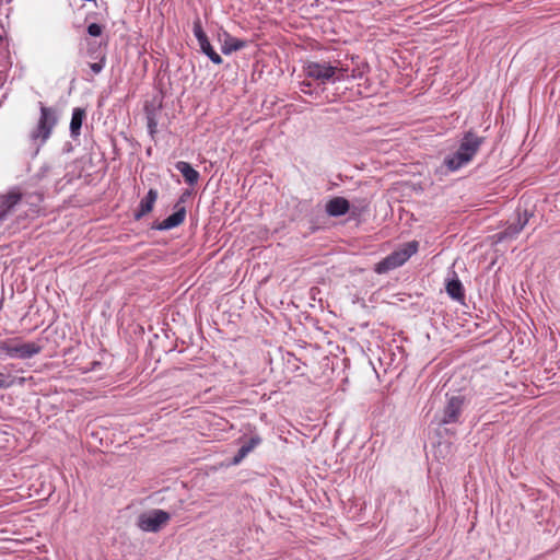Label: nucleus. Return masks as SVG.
I'll use <instances>...</instances> for the list:
<instances>
[{"mask_svg":"<svg viewBox=\"0 0 560 560\" xmlns=\"http://www.w3.org/2000/svg\"><path fill=\"white\" fill-rule=\"evenodd\" d=\"M303 72L306 79L316 82L317 86L334 84L336 82L358 79L363 75L361 70H351L340 60L335 61H307L303 67Z\"/></svg>","mask_w":560,"mask_h":560,"instance_id":"1","label":"nucleus"},{"mask_svg":"<svg viewBox=\"0 0 560 560\" xmlns=\"http://www.w3.org/2000/svg\"><path fill=\"white\" fill-rule=\"evenodd\" d=\"M469 406V400L463 394H446L443 406L435 412L434 422L439 427H445L450 431L448 425L462 424L464 421V412Z\"/></svg>","mask_w":560,"mask_h":560,"instance_id":"2","label":"nucleus"},{"mask_svg":"<svg viewBox=\"0 0 560 560\" xmlns=\"http://www.w3.org/2000/svg\"><path fill=\"white\" fill-rule=\"evenodd\" d=\"M419 249V243L411 241L401 245L398 249L390 253L374 267V271L378 275L387 273L398 267H401L412 255Z\"/></svg>","mask_w":560,"mask_h":560,"instance_id":"3","label":"nucleus"},{"mask_svg":"<svg viewBox=\"0 0 560 560\" xmlns=\"http://www.w3.org/2000/svg\"><path fill=\"white\" fill-rule=\"evenodd\" d=\"M40 116L37 126L32 130L30 138L38 147L43 145L50 137L52 129L57 125L58 118L52 107H47L39 103Z\"/></svg>","mask_w":560,"mask_h":560,"instance_id":"4","label":"nucleus"},{"mask_svg":"<svg viewBox=\"0 0 560 560\" xmlns=\"http://www.w3.org/2000/svg\"><path fill=\"white\" fill-rule=\"evenodd\" d=\"M171 514L164 510L153 509L137 517V526L144 533H159L171 521Z\"/></svg>","mask_w":560,"mask_h":560,"instance_id":"5","label":"nucleus"},{"mask_svg":"<svg viewBox=\"0 0 560 560\" xmlns=\"http://www.w3.org/2000/svg\"><path fill=\"white\" fill-rule=\"evenodd\" d=\"M0 349L10 358L30 359L42 351V347L35 342H18L8 340L1 343Z\"/></svg>","mask_w":560,"mask_h":560,"instance_id":"6","label":"nucleus"},{"mask_svg":"<svg viewBox=\"0 0 560 560\" xmlns=\"http://www.w3.org/2000/svg\"><path fill=\"white\" fill-rule=\"evenodd\" d=\"M530 217H533V212L518 207L515 211V219L503 231L498 233V240L515 238L528 223Z\"/></svg>","mask_w":560,"mask_h":560,"instance_id":"7","label":"nucleus"},{"mask_svg":"<svg viewBox=\"0 0 560 560\" xmlns=\"http://www.w3.org/2000/svg\"><path fill=\"white\" fill-rule=\"evenodd\" d=\"M483 143L485 137L478 136L472 130H468L463 135L457 151L465 154L471 162Z\"/></svg>","mask_w":560,"mask_h":560,"instance_id":"8","label":"nucleus"},{"mask_svg":"<svg viewBox=\"0 0 560 560\" xmlns=\"http://www.w3.org/2000/svg\"><path fill=\"white\" fill-rule=\"evenodd\" d=\"M23 195L19 191H10L0 195V226L11 215L15 207L22 201Z\"/></svg>","mask_w":560,"mask_h":560,"instance_id":"9","label":"nucleus"},{"mask_svg":"<svg viewBox=\"0 0 560 560\" xmlns=\"http://www.w3.org/2000/svg\"><path fill=\"white\" fill-rule=\"evenodd\" d=\"M175 212L164 219L162 222L154 223L152 229L159 231H166L180 225L186 218V208L179 207L178 203L174 206Z\"/></svg>","mask_w":560,"mask_h":560,"instance_id":"10","label":"nucleus"},{"mask_svg":"<svg viewBox=\"0 0 560 560\" xmlns=\"http://www.w3.org/2000/svg\"><path fill=\"white\" fill-rule=\"evenodd\" d=\"M158 190L154 188H150L147 196L143 197L139 203L138 209L133 213L135 220H140L145 214L152 211L154 203L158 199Z\"/></svg>","mask_w":560,"mask_h":560,"instance_id":"11","label":"nucleus"},{"mask_svg":"<svg viewBox=\"0 0 560 560\" xmlns=\"http://www.w3.org/2000/svg\"><path fill=\"white\" fill-rule=\"evenodd\" d=\"M261 443V438L258 434L252 435L245 441L237 450L232 458L233 465H238L252 451H254Z\"/></svg>","mask_w":560,"mask_h":560,"instance_id":"12","label":"nucleus"},{"mask_svg":"<svg viewBox=\"0 0 560 560\" xmlns=\"http://www.w3.org/2000/svg\"><path fill=\"white\" fill-rule=\"evenodd\" d=\"M349 209L350 203L343 197H334L326 203V212L330 217L345 215Z\"/></svg>","mask_w":560,"mask_h":560,"instance_id":"13","label":"nucleus"},{"mask_svg":"<svg viewBox=\"0 0 560 560\" xmlns=\"http://www.w3.org/2000/svg\"><path fill=\"white\" fill-rule=\"evenodd\" d=\"M470 161L465 156V154H462L459 151H455L453 153L447 154L444 158L443 165L447 168L450 172H456L460 168L468 165Z\"/></svg>","mask_w":560,"mask_h":560,"instance_id":"14","label":"nucleus"},{"mask_svg":"<svg viewBox=\"0 0 560 560\" xmlns=\"http://www.w3.org/2000/svg\"><path fill=\"white\" fill-rule=\"evenodd\" d=\"M223 37L221 51L224 55H231L232 52L238 51L247 46L246 40L233 37L226 32H224Z\"/></svg>","mask_w":560,"mask_h":560,"instance_id":"15","label":"nucleus"},{"mask_svg":"<svg viewBox=\"0 0 560 560\" xmlns=\"http://www.w3.org/2000/svg\"><path fill=\"white\" fill-rule=\"evenodd\" d=\"M445 289L453 300L462 302L465 299L464 287L455 272H453V278L446 281Z\"/></svg>","mask_w":560,"mask_h":560,"instance_id":"16","label":"nucleus"},{"mask_svg":"<svg viewBox=\"0 0 560 560\" xmlns=\"http://www.w3.org/2000/svg\"><path fill=\"white\" fill-rule=\"evenodd\" d=\"M175 168L183 175L188 185L195 186L198 183L200 175L188 162L178 161Z\"/></svg>","mask_w":560,"mask_h":560,"instance_id":"17","label":"nucleus"},{"mask_svg":"<svg viewBox=\"0 0 560 560\" xmlns=\"http://www.w3.org/2000/svg\"><path fill=\"white\" fill-rule=\"evenodd\" d=\"M84 117L85 110L83 108H73L70 121V136L74 140L80 136Z\"/></svg>","mask_w":560,"mask_h":560,"instance_id":"18","label":"nucleus"},{"mask_svg":"<svg viewBox=\"0 0 560 560\" xmlns=\"http://www.w3.org/2000/svg\"><path fill=\"white\" fill-rule=\"evenodd\" d=\"M200 50L215 65L222 63L221 56L213 49L208 37L198 43Z\"/></svg>","mask_w":560,"mask_h":560,"instance_id":"19","label":"nucleus"},{"mask_svg":"<svg viewBox=\"0 0 560 560\" xmlns=\"http://www.w3.org/2000/svg\"><path fill=\"white\" fill-rule=\"evenodd\" d=\"M300 91L303 94L311 95V96L319 94L317 88L312 89V83L307 80H304L300 83Z\"/></svg>","mask_w":560,"mask_h":560,"instance_id":"20","label":"nucleus"},{"mask_svg":"<svg viewBox=\"0 0 560 560\" xmlns=\"http://www.w3.org/2000/svg\"><path fill=\"white\" fill-rule=\"evenodd\" d=\"M192 33H194L196 39L198 40V43L208 37L202 30L200 20H197L194 22Z\"/></svg>","mask_w":560,"mask_h":560,"instance_id":"21","label":"nucleus"},{"mask_svg":"<svg viewBox=\"0 0 560 560\" xmlns=\"http://www.w3.org/2000/svg\"><path fill=\"white\" fill-rule=\"evenodd\" d=\"M160 108H161V104L155 106L153 103H145V105H144L145 119L149 117H158V112Z\"/></svg>","mask_w":560,"mask_h":560,"instance_id":"22","label":"nucleus"},{"mask_svg":"<svg viewBox=\"0 0 560 560\" xmlns=\"http://www.w3.org/2000/svg\"><path fill=\"white\" fill-rule=\"evenodd\" d=\"M105 63H106V56L103 55L100 60L97 62H92L90 63V68L91 70L95 73V74H98L100 72H102V70L104 69L105 67Z\"/></svg>","mask_w":560,"mask_h":560,"instance_id":"23","label":"nucleus"},{"mask_svg":"<svg viewBox=\"0 0 560 560\" xmlns=\"http://www.w3.org/2000/svg\"><path fill=\"white\" fill-rule=\"evenodd\" d=\"M147 128L149 131V135L153 138L156 133L158 129V117H149L147 118Z\"/></svg>","mask_w":560,"mask_h":560,"instance_id":"24","label":"nucleus"},{"mask_svg":"<svg viewBox=\"0 0 560 560\" xmlns=\"http://www.w3.org/2000/svg\"><path fill=\"white\" fill-rule=\"evenodd\" d=\"M103 33V26L97 23H91L88 26V34L93 37L101 36Z\"/></svg>","mask_w":560,"mask_h":560,"instance_id":"25","label":"nucleus"},{"mask_svg":"<svg viewBox=\"0 0 560 560\" xmlns=\"http://www.w3.org/2000/svg\"><path fill=\"white\" fill-rule=\"evenodd\" d=\"M15 385V381L12 380V377H3L0 376V389L9 388Z\"/></svg>","mask_w":560,"mask_h":560,"instance_id":"26","label":"nucleus"},{"mask_svg":"<svg viewBox=\"0 0 560 560\" xmlns=\"http://www.w3.org/2000/svg\"><path fill=\"white\" fill-rule=\"evenodd\" d=\"M189 197H190V191H189V190H186V191H184V192L180 195V197H179V199H178V201H177L176 203H178V205H179V207H184V206H183V203H185V202H186V200H187Z\"/></svg>","mask_w":560,"mask_h":560,"instance_id":"27","label":"nucleus"},{"mask_svg":"<svg viewBox=\"0 0 560 560\" xmlns=\"http://www.w3.org/2000/svg\"><path fill=\"white\" fill-rule=\"evenodd\" d=\"M13 381H15V385L23 386L25 382L27 381L26 377H12Z\"/></svg>","mask_w":560,"mask_h":560,"instance_id":"28","label":"nucleus"},{"mask_svg":"<svg viewBox=\"0 0 560 560\" xmlns=\"http://www.w3.org/2000/svg\"><path fill=\"white\" fill-rule=\"evenodd\" d=\"M3 37L0 35V42H2Z\"/></svg>","mask_w":560,"mask_h":560,"instance_id":"29","label":"nucleus"}]
</instances>
